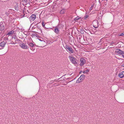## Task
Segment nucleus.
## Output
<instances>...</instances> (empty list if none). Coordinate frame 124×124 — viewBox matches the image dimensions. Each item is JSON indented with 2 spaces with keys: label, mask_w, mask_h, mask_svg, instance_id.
Returning <instances> with one entry per match:
<instances>
[{
  "label": "nucleus",
  "mask_w": 124,
  "mask_h": 124,
  "mask_svg": "<svg viewBox=\"0 0 124 124\" xmlns=\"http://www.w3.org/2000/svg\"><path fill=\"white\" fill-rule=\"evenodd\" d=\"M20 46L23 49H27L28 48L27 46L24 43H23L20 44Z\"/></svg>",
  "instance_id": "obj_5"
},
{
  "label": "nucleus",
  "mask_w": 124,
  "mask_h": 124,
  "mask_svg": "<svg viewBox=\"0 0 124 124\" xmlns=\"http://www.w3.org/2000/svg\"><path fill=\"white\" fill-rule=\"evenodd\" d=\"M122 56L124 58V54H121Z\"/></svg>",
  "instance_id": "obj_26"
},
{
  "label": "nucleus",
  "mask_w": 124,
  "mask_h": 124,
  "mask_svg": "<svg viewBox=\"0 0 124 124\" xmlns=\"http://www.w3.org/2000/svg\"><path fill=\"white\" fill-rule=\"evenodd\" d=\"M30 49L31 50H34V49H33V47L31 48H30Z\"/></svg>",
  "instance_id": "obj_25"
},
{
  "label": "nucleus",
  "mask_w": 124,
  "mask_h": 124,
  "mask_svg": "<svg viewBox=\"0 0 124 124\" xmlns=\"http://www.w3.org/2000/svg\"><path fill=\"white\" fill-rule=\"evenodd\" d=\"M65 48L69 52H70L71 53H73V50L72 48L66 45L65 46Z\"/></svg>",
  "instance_id": "obj_3"
},
{
  "label": "nucleus",
  "mask_w": 124,
  "mask_h": 124,
  "mask_svg": "<svg viewBox=\"0 0 124 124\" xmlns=\"http://www.w3.org/2000/svg\"><path fill=\"white\" fill-rule=\"evenodd\" d=\"M80 32L82 34H83L84 33V31L81 30Z\"/></svg>",
  "instance_id": "obj_20"
},
{
  "label": "nucleus",
  "mask_w": 124,
  "mask_h": 124,
  "mask_svg": "<svg viewBox=\"0 0 124 124\" xmlns=\"http://www.w3.org/2000/svg\"><path fill=\"white\" fill-rule=\"evenodd\" d=\"M124 35V33H122L119 35V36H123Z\"/></svg>",
  "instance_id": "obj_22"
},
{
  "label": "nucleus",
  "mask_w": 124,
  "mask_h": 124,
  "mask_svg": "<svg viewBox=\"0 0 124 124\" xmlns=\"http://www.w3.org/2000/svg\"><path fill=\"white\" fill-rule=\"evenodd\" d=\"M89 71V70L88 69L86 70L83 72V73H86L88 72Z\"/></svg>",
  "instance_id": "obj_19"
},
{
  "label": "nucleus",
  "mask_w": 124,
  "mask_h": 124,
  "mask_svg": "<svg viewBox=\"0 0 124 124\" xmlns=\"http://www.w3.org/2000/svg\"><path fill=\"white\" fill-rule=\"evenodd\" d=\"M40 44V46L42 47H43L45 46L46 44V42H45L43 40L41 41V42H39Z\"/></svg>",
  "instance_id": "obj_10"
},
{
  "label": "nucleus",
  "mask_w": 124,
  "mask_h": 124,
  "mask_svg": "<svg viewBox=\"0 0 124 124\" xmlns=\"http://www.w3.org/2000/svg\"><path fill=\"white\" fill-rule=\"evenodd\" d=\"M6 43L4 41L1 42L0 43V46L3 47L5 46Z\"/></svg>",
  "instance_id": "obj_14"
},
{
  "label": "nucleus",
  "mask_w": 124,
  "mask_h": 124,
  "mask_svg": "<svg viewBox=\"0 0 124 124\" xmlns=\"http://www.w3.org/2000/svg\"><path fill=\"white\" fill-rule=\"evenodd\" d=\"M93 27L96 28H97L99 26L98 25V22L97 20H94L93 22Z\"/></svg>",
  "instance_id": "obj_4"
},
{
  "label": "nucleus",
  "mask_w": 124,
  "mask_h": 124,
  "mask_svg": "<svg viewBox=\"0 0 124 124\" xmlns=\"http://www.w3.org/2000/svg\"><path fill=\"white\" fill-rule=\"evenodd\" d=\"M119 77L121 78H122L124 76V72L122 71L120 73L118 74Z\"/></svg>",
  "instance_id": "obj_12"
},
{
  "label": "nucleus",
  "mask_w": 124,
  "mask_h": 124,
  "mask_svg": "<svg viewBox=\"0 0 124 124\" xmlns=\"http://www.w3.org/2000/svg\"><path fill=\"white\" fill-rule=\"evenodd\" d=\"M65 9H63L61 10L60 12V13L61 14H62L65 13Z\"/></svg>",
  "instance_id": "obj_16"
},
{
  "label": "nucleus",
  "mask_w": 124,
  "mask_h": 124,
  "mask_svg": "<svg viewBox=\"0 0 124 124\" xmlns=\"http://www.w3.org/2000/svg\"><path fill=\"white\" fill-rule=\"evenodd\" d=\"M14 5L15 10L16 11H18L19 10V3L16 2L14 3Z\"/></svg>",
  "instance_id": "obj_7"
},
{
  "label": "nucleus",
  "mask_w": 124,
  "mask_h": 124,
  "mask_svg": "<svg viewBox=\"0 0 124 124\" xmlns=\"http://www.w3.org/2000/svg\"><path fill=\"white\" fill-rule=\"evenodd\" d=\"M69 57L72 63L75 64H77V60L75 57H72L71 56H70Z\"/></svg>",
  "instance_id": "obj_1"
},
{
  "label": "nucleus",
  "mask_w": 124,
  "mask_h": 124,
  "mask_svg": "<svg viewBox=\"0 0 124 124\" xmlns=\"http://www.w3.org/2000/svg\"><path fill=\"white\" fill-rule=\"evenodd\" d=\"M80 65L81 66H83L85 63V59L83 58L80 59Z\"/></svg>",
  "instance_id": "obj_9"
},
{
  "label": "nucleus",
  "mask_w": 124,
  "mask_h": 124,
  "mask_svg": "<svg viewBox=\"0 0 124 124\" xmlns=\"http://www.w3.org/2000/svg\"><path fill=\"white\" fill-rule=\"evenodd\" d=\"M115 52L120 55L122 54H124V51H123L120 49H116L115 51Z\"/></svg>",
  "instance_id": "obj_6"
},
{
  "label": "nucleus",
  "mask_w": 124,
  "mask_h": 124,
  "mask_svg": "<svg viewBox=\"0 0 124 124\" xmlns=\"http://www.w3.org/2000/svg\"><path fill=\"white\" fill-rule=\"evenodd\" d=\"M85 76L84 75H81L76 81L77 83L81 82L85 78Z\"/></svg>",
  "instance_id": "obj_2"
},
{
  "label": "nucleus",
  "mask_w": 124,
  "mask_h": 124,
  "mask_svg": "<svg viewBox=\"0 0 124 124\" xmlns=\"http://www.w3.org/2000/svg\"><path fill=\"white\" fill-rule=\"evenodd\" d=\"M42 25L43 27H44L45 26L44 24V22L42 23Z\"/></svg>",
  "instance_id": "obj_23"
},
{
  "label": "nucleus",
  "mask_w": 124,
  "mask_h": 124,
  "mask_svg": "<svg viewBox=\"0 0 124 124\" xmlns=\"http://www.w3.org/2000/svg\"><path fill=\"white\" fill-rule=\"evenodd\" d=\"M24 0L25 1H27V0Z\"/></svg>",
  "instance_id": "obj_30"
},
{
  "label": "nucleus",
  "mask_w": 124,
  "mask_h": 124,
  "mask_svg": "<svg viewBox=\"0 0 124 124\" xmlns=\"http://www.w3.org/2000/svg\"><path fill=\"white\" fill-rule=\"evenodd\" d=\"M89 15L86 14L85 16L83 17V19H86L89 17Z\"/></svg>",
  "instance_id": "obj_18"
},
{
  "label": "nucleus",
  "mask_w": 124,
  "mask_h": 124,
  "mask_svg": "<svg viewBox=\"0 0 124 124\" xmlns=\"http://www.w3.org/2000/svg\"><path fill=\"white\" fill-rule=\"evenodd\" d=\"M14 31L13 30L10 31L7 34V35H9L11 36L12 35L14 34Z\"/></svg>",
  "instance_id": "obj_15"
},
{
  "label": "nucleus",
  "mask_w": 124,
  "mask_h": 124,
  "mask_svg": "<svg viewBox=\"0 0 124 124\" xmlns=\"http://www.w3.org/2000/svg\"><path fill=\"white\" fill-rule=\"evenodd\" d=\"M79 19V18H78V17H76L75 18V19L74 20L76 21L77 20H78V19Z\"/></svg>",
  "instance_id": "obj_21"
},
{
  "label": "nucleus",
  "mask_w": 124,
  "mask_h": 124,
  "mask_svg": "<svg viewBox=\"0 0 124 124\" xmlns=\"http://www.w3.org/2000/svg\"><path fill=\"white\" fill-rule=\"evenodd\" d=\"M54 31V32L57 34L59 33V30L57 27H55Z\"/></svg>",
  "instance_id": "obj_13"
},
{
  "label": "nucleus",
  "mask_w": 124,
  "mask_h": 124,
  "mask_svg": "<svg viewBox=\"0 0 124 124\" xmlns=\"http://www.w3.org/2000/svg\"><path fill=\"white\" fill-rule=\"evenodd\" d=\"M13 38V39H12L13 40L14 39H15V38Z\"/></svg>",
  "instance_id": "obj_28"
},
{
  "label": "nucleus",
  "mask_w": 124,
  "mask_h": 124,
  "mask_svg": "<svg viewBox=\"0 0 124 124\" xmlns=\"http://www.w3.org/2000/svg\"><path fill=\"white\" fill-rule=\"evenodd\" d=\"M122 1H123V2L124 3V0H122Z\"/></svg>",
  "instance_id": "obj_29"
},
{
  "label": "nucleus",
  "mask_w": 124,
  "mask_h": 124,
  "mask_svg": "<svg viewBox=\"0 0 124 124\" xmlns=\"http://www.w3.org/2000/svg\"><path fill=\"white\" fill-rule=\"evenodd\" d=\"M36 16L34 15H32L30 17V21H34L36 19Z\"/></svg>",
  "instance_id": "obj_11"
},
{
  "label": "nucleus",
  "mask_w": 124,
  "mask_h": 124,
  "mask_svg": "<svg viewBox=\"0 0 124 124\" xmlns=\"http://www.w3.org/2000/svg\"><path fill=\"white\" fill-rule=\"evenodd\" d=\"M122 66L123 67H124V64L122 65Z\"/></svg>",
  "instance_id": "obj_27"
},
{
  "label": "nucleus",
  "mask_w": 124,
  "mask_h": 124,
  "mask_svg": "<svg viewBox=\"0 0 124 124\" xmlns=\"http://www.w3.org/2000/svg\"><path fill=\"white\" fill-rule=\"evenodd\" d=\"M5 29L4 25L2 22L0 23V31H2Z\"/></svg>",
  "instance_id": "obj_8"
},
{
  "label": "nucleus",
  "mask_w": 124,
  "mask_h": 124,
  "mask_svg": "<svg viewBox=\"0 0 124 124\" xmlns=\"http://www.w3.org/2000/svg\"><path fill=\"white\" fill-rule=\"evenodd\" d=\"M93 7V6H92L90 8V10H92V9Z\"/></svg>",
  "instance_id": "obj_24"
},
{
  "label": "nucleus",
  "mask_w": 124,
  "mask_h": 124,
  "mask_svg": "<svg viewBox=\"0 0 124 124\" xmlns=\"http://www.w3.org/2000/svg\"><path fill=\"white\" fill-rule=\"evenodd\" d=\"M28 44L29 46L32 47H33L34 46V45L31 42L30 43Z\"/></svg>",
  "instance_id": "obj_17"
}]
</instances>
